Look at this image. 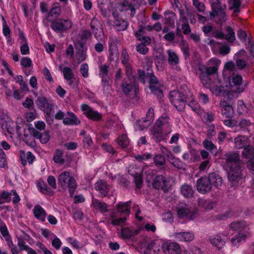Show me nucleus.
Instances as JSON below:
<instances>
[{
    "label": "nucleus",
    "instance_id": "1",
    "mask_svg": "<svg viewBox=\"0 0 254 254\" xmlns=\"http://www.w3.org/2000/svg\"><path fill=\"white\" fill-rule=\"evenodd\" d=\"M243 78L241 75L233 73L231 77L229 76L224 81L222 82L224 86L222 90H224L225 93L224 97L227 96V98L231 100L237 98L238 94L243 92L244 88L242 86Z\"/></svg>",
    "mask_w": 254,
    "mask_h": 254
},
{
    "label": "nucleus",
    "instance_id": "2",
    "mask_svg": "<svg viewBox=\"0 0 254 254\" xmlns=\"http://www.w3.org/2000/svg\"><path fill=\"white\" fill-rule=\"evenodd\" d=\"M225 160L223 167L228 173L229 181L238 182L241 180L239 154L236 152L226 153Z\"/></svg>",
    "mask_w": 254,
    "mask_h": 254
},
{
    "label": "nucleus",
    "instance_id": "3",
    "mask_svg": "<svg viewBox=\"0 0 254 254\" xmlns=\"http://www.w3.org/2000/svg\"><path fill=\"white\" fill-rule=\"evenodd\" d=\"M187 97L178 91H172L170 92V100L174 106L179 111L185 109V102H188L189 105L192 110L196 111L199 108V105L194 101L193 95L189 91Z\"/></svg>",
    "mask_w": 254,
    "mask_h": 254
},
{
    "label": "nucleus",
    "instance_id": "4",
    "mask_svg": "<svg viewBox=\"0 0 254 254\" xmlns=\"http://www.w3.org/2000/svg\"><path fill=\"white\" fill-rule=\"evenodd\" d=\"M151 132L158 141L166 139L167 136L172 132L170 118L167 116L160 117L152 128Z\"/></svg>",
    "mask_w": 254,
    "mask_h": 254
},
{
    "label": "nucleus",
    "instance_id": "5",
    "mask_svg": "<svg viewBox=\"0 0 254 254\" xmlns=\"http://www.w3.org/2000/svg\"><path fill=\"white\" fill-rule=\"evenodd\" d=\"M230 228L233 230L238 231V235L231 239L232 245L234 246H239L244 243L251 234L250 229L244 221L233 222L231 223Z\"/></svg>",
    "mask_w": 254,
    "mask_h": 254
},
{
    "label": "nucleus",
    "instance_id": "6",
    "mask_svg": "<svg viewBox=\"0 0 254 254\" xmlns=\"http://www.w3.org/2000/svg\"><path fill=\"white\" fill-rule=\"evenodd\" d=\"M200 78L202 83L207 88L210 89L211 92L216 95L224 96L225 91L221 88L224 86L222 84V82L218 79L211 81L209 77V74L206 73L205 71H200Z\"/></svg>",
    "mask_w": 254,
    "mask_h": 254
},
{
    "label": "nucleus",
    "instance_id": "7",
    "mask_svg": "<svg viewBox=\"0 0 254 254\" xmlns=\"http://www.w3.org/2000/svg\"><path fill=\"white\" fill-rule=\"evenodd\" d=\"M211 180H216L215 182H213L216 188L221 186L222 184V178L215 173H212L208 176V178L202 177L197 181L196 185L197 190L202 193L209 191L212 188V185L211 183H209Z\"/></svg>",
    "mask_w": 254,
    "mask_h": 254
},
{
    "label": "nucleus",
    "instance_id": "8",
    "mask_svg": "<svg viewBox=\"0 0 254 254\" xmlns=\"http://www.w3.org/2000/svg\"><path fill=\"white\" fill-rule=\"evenodd\" d=\"M156 245L161 246L162 253L164 254H181V248L180 245L170 240L160 239Z\"/></svg>",
    "mask_w": 254,
    "mask_h": 254
},
{
    "label": "nucleus",
    "instance_id": "9",
    "mask_svg": "<svg viewBox=\"0 0 254 254\" xmlns=\"http://www.w3.org/2000/svg\"><path fill=\"white\" fill-rule=\"evenodd\" d=\"M58 183L63 188H67L70 195L73 194L76 188V183L74 178L69 172H62L58 177Z\"/></svg>",
    "mask_w": 254,
    "mask_h": 254
},
{
    "label": "nucleus",
    "instance_id": "10",
    "mask_svg": "<svg viewBox=\"0 0 254 254\" xmlns=\"http://www.w3.org/2000/svg\"><path fill=\"white\" fill-rule=\"evenodd\" d=\"M177 212L178 216L181 218L187 220H192L197 215V211L189 207L184 203H179L177 207Z\"/></svg>",
    "mask_w": 254,
    "mask_h": 254
},
{
    "label": "nucleus",
    "instance_id": "11",
    "mask_svg": "<svg viewBox=\"0 0 254 254\" xmlns=\"http://www.w3.org/2000/svg\"><path fill=\"white\" fill-rule=\"evenodd\" d=\"M122 90L125 94L129 97H133L137 94L138 86L134 77L125 79L122 84Z\"/></svg>",
    "mask_w": 254,
    "mask_h": 254
},
{
    "label": "nucleus",
    "instance_id": "12",
    "mask_svg": "<svg viewBox=\"0 0 254 254\" xmlns=\"http://www.w3.org/2000/svg\"><path fill=\"white\" fill-rule=\"evenodd\" d=\"M221 63V60L217 58H212L208 60L206 65L199 66L200 71H204L209 74H216Z\"/></svg>",
    "mask_w": 254,
    "mask_h": 254
},
{
    "label": "nucleus",
    "instance_id": "13",
    "mask_svg": "<svg viewBox=\"0 0 254 254\" xmlns=\"http://www.w3.org/2000/svg\"><path fill=\"white\" fill-rule=\"evenodd\" d=\"M161 85L157 77L152 73L149 75V87L152 93L157 96L158 98L163 97V92L160 89Z\"/></svg>",
    "mask_w": 254,
    "mask_h": 254
},
{
    "label": "nucleus",
    "instance_id": "14",
    "mask_svg": "<svg viewBox=\"0 0 254 254\" xmlns=\"http://www.w3.org/2000/svg\"><path fill=\"white\" fill-rule=\"evenodd\" d=\"M154 116V110L149 109L145 118L139 120L135 125V128L137 130H142L148 127L153 120Z\"/></svg>",
    "mask_w": 254,
    "mask_h": 254
},
{
    "label": "nucleus",
    "instance_id": "15",
    "mask_svg": "<svg viewBox=\"0 0 254 254\" xmlns=\"http://www.w3.org/2000/svg\"><path fill=\"white\" fill-rule=\"evenodd\" d=\"M72 25L70 20H58L52 23L51 27L54 31L61 32L71 28Z\"/></svg>",
    "mask_w": 254,
    "mask_h": 254
},
{
    "label": "nucleus",
    "instance_id": "16",
    "mask_svg": "<svg viewBox=\"0 0 254 254\" xmlns=\"http://www.w3.org/2000/svg\"><path fill=\"white\" fill-rule=\"evenodd\" d=\"M28 131L31 135L39 139L40 142L43 144L47 143L50 139V137L48 131H45L42 133H40L32 127L31 124L28 127Z\"/></svg>",
    "mask_w": 254,
    "mask_h": 254
},
{
    "label": "nucleus",
    "instance_id": "17",
    "mask_svg": "<svg viewBox=\"0 0 254 254\" xmlns=\"http://www.w3.org/2000/svg\"><path fill=\"white\" fill-rule=\"evenodd\" d=\"M36 104L38 108L46 114L47 115H50L54 109L53 104L45 98H38L36 102Z\"/></svg>",
    "mask_w": 254,
    "mask_h": 254
},
{
    "label": "nucleus",
    "instance_id": "18",
    "mask_svg": "<svg viewBox=\"0 0 254 254\" xmlns=\"http://www.w3.org/2000/svg\"><path fill=\"white\" fill-rule=\"evenodd\" d=\"M81 109L83 114L89 119L93 121H99L102 115L99 112L91 109L88 105L83 104L81 105Z\"/></svg>",
    "mask_w": 254,
    "mask_h": 254
},
{
    "label": "nucleus",
    "instance_id": "19",
    "mask_svg": "<svg viewBox=\"0 0 254 254\" xmlns=\"http://www.w3.org/2000/svg\"><path fill=\"white\" fill-rule=\"evenodd\" d=\"M91 27L95 38L99 41H104V35L100 22L95 18L91 22Z\"/></svg>",
    "mask_w": 254,
    "mask_h": 254
},
{
    "label": "nucleus",
    "instance_id": "20",
    "mask_svg": "<svg viewBox=\"0 0 254 254\" xmlns=\"http://www.w3.org/2000/svg\"><path fill=\"white\" fill-rule=\"evenodd\" d=\"M212 8L213 11L215 13L219 19L222 21L226 20V13L225 12V8H223L220 4V0H211Z\"/></svg>",
    "mask_w": 254,
    "mask_h": 254
},
{
    "label": "nucleus",
    "instance_id": "21",
    "mask_svg": "<svg viewBox=\"0 0 254 254\" xmlns=\"http://www.w3.org/2000/svg\"><path fill=\"white\" fill-rule=\"evenodd\" d=\"M99 75L102 78L103 86L104 88L109 87V80L110 79L109 66L106 64L101 65L99 67Z\"/></svg>",
    "mask_w": 254,
    "mask_h": 254
},
{
    "label": "nucleus",
    "instance_id": "22",
    "mask_svg": "<svg viewBox=\"0 0 254 254\" xmlns=\"http://www.w3.org/2000/svg\"><path fill=\"white\" fill-rule=\"evenodd\" d=\"M243 156L248 159V167L251 170H254V149L252 146H248L244 148Z\"/></svg>",
    "mask_w": 254,
    "mask_h": 254
},
{
    "label": "nucleus",
    "instance_id": "23",
    "mask_svg": "<svg viewBox=\"0 0 254 254\" xmlns=\"http://www.w3.org/2000/svg\"><path fill=\"white\" fill-rule=\"evenodd\" d=\"M0 124L2 130L7 131L9 134L17 132L15 123L11 119L7 118L6 120H1Z\"/></svg>",
    "mask_w": 254,
    "mask_h": 254
},
{
    "label": "nucleus",
    "instance_id": "24",
    "mask_svg": "<svg viewBox=\"0 0 254 254\" xmlns=\"http://www.w3.org/2000/svg\"><path fill=\"white\" fill-rule=\"evenodd\" d=\"M209 44L211 47L212 50L214 53H216L219 49L220 54L226 55L230 52V48L226 45H220L219 43L215 42L213 40H210Z\"/></svg>",
    "mask_w": 254,
    "mask_h": 254
},
{
    "label": "nucleus",
    "instance_id": "25",
    "mask_svg": "<svg viewBox=\"0 0 254 254\" xmlns=\"http://www.w3.org/2000/svg\"><path fill=\"white\" fill-rule=\"evenodd\" d=\"M174 237L179 241L189 242L194 239V235L190 232H176L174 234Z\"/></svg>",
    "mask_w": 254,
    "mask_h": 254
},
{
    "label": "nucleus",
    "instance_id": "26",
    "mask_svg": "<svg viewBox=\"0 0 254 254\" xmlns=\"http://www.w3.org/2000/svg\"><path fill=\"white\" fill-rule=\"evenodd\" d=\"M159 240H156L149 242L146 249L144 251V254H161V246L156 245V243Z\"/></svg>",
    "mask_w": 254,
    "mask_h": 254
},
{
    "label": "nucleus",
    "instance_id": "27",
    "mask_svg": "<svg viewBox=\"0 0 254 254\" xmlns=\"http://www.w3.org/2000/svg\"><path fill=\"white\" fill-rule=\"evenodd\" d=\"M220 105L222 108V114L226 117H230L233 114V109L230 102L225 99L221 101Z\"/></svg>",
    "mask_w": 254,
    "mask_h": 254
},
{
    "label": "nucleus",
    "instance_id": "28",
    "mask_svg": "<svg viewBox=\"0 0 254 254\" xmlns=\"http://www.w3.org/2000/svg\"><path fill=\"white\" fill-rule=\"evenodd\" d=\"M214 36L220 38L226 39L229 42H233L236 39L234 30L230 27L227 28L226 33L225 35L222 33H219Z\"/></svg>",
    "mask_w": 254,
    "mask_h": 254
},
{
    "label": "nucleus",
    "instance_id": "29",
    "mask_svg": "<svg viewBox=\"0 0 254 254\" xmlns=\"http://www.w3.org/2000/svg\"><path fill=\"white\" fill-rule=\"evenodd\" d=\"M63 122L65 125H77L80 122L76 115L71 112L67 113L66 116L64 119Z\"/></svg>",
    "mask_w": 254,
    "mask_h": 254
},
{
    "label": "nucleus",
    "instance_id": "30",
    "mask_svg": "<svg viewBox=\"0 0 254 254\" xmlns=\"http://www.w3.org/2000/svg\"><path fill=\"white\" fill-rule=\"evenodd\" d=\"M33 212L35 217L41 221H45L46 216L45 210L39 205H36L33 209Z\"/></svg>",
    "mask_w": 254,
    "mask_h": 254
},
{
    "label": "nucleus",
    "instance_id": "31",
    "mask_svg": "<svg viewBox=\"0 0 254 254\" xmlns=\"http://www.w3.org/2000/svg\"><path fill=\"white\" fill-rule=\"evenodd\" d=\"M109 220L111 223L114 226H122L126 222V218L125 217L118 218L117 213L112 212L110 214Z\"/></svg>",
    "mask_w": 254,
    "mask_h": 254
},
{
    "label": "nucleus",
    "instance_id": "32",
    "mask_svg": "<svg viewBox=\"0 0 254 254\" xmlns=\"http://www.w3.org/2000/svg\"><path fill=\"white\" fill-rule=\"evenodd\" d=\"M95 190L99 192L102 196H105L108 192L109 186H108L105 182L100 180L95 184Z\"/></svg>",
    "mask_w": 254,
    "mask_h": 254
},
{
    "label": "nucleus",
    "instance_id": "33",
    "mask_svg": "<svg viewBox=\"0 0 254 254\" xmlns=\"http://www.w3.org/2000/svg\"><path fill=\"white\" fill-rule=\"evenodd\" d=\"M92 205L95 209L98 210L102 213L109 211V206L105 203L100 202L97 199L93 198Z\"/></svg>",
    "mask_w": 254,
    "mask_h": 254
},
{
    "label": "nucleus",
    "instance_id": "34",
    "mask_svg": "<svg viewBox=\"0 0 254 254\" xmlns=\"http://www.w3.org/2000/svg\"><path fill=\"white\" fill-rule=\"evenodd\" d=\"M181 194L186 198H190L193 195V190L191 186L188 184H184L180 187Z\"/></svg>",
    "mask_w": 254,
    "mask_h": 254
},
{
    "label": "nucleus",
    "instance_id": "35",
    "mask_svg": "<svg viewBox=\"0 0 254 254\" xmlns=\"http://www.w3.org/2000/svg\"><path fill=\"white\" fill-rule=\"evenodd\" d=\"M165 178L163 176H157L153 183V186L154 188L160 190L165 189L166 186Z\"/></svg>",
    "mask_w": 254,
    "mask_h": 254
},
{
    "label": "nucleus",
    "instance_id": "36",
    "mask_svg": "<svg viewBox=\"0 0 254 254\" xmlns=\"http://www.w3.org/2000/svg\"><path fill=\"white\" fill-rule=\"evenodd\" d=\"M20 156L21 158L22 163L25 165L27 163L30 164L33 163L35 160V156L30 152H27L25 153L24 151H20Z\"/></svg>",
    "mask_w": 254,
    "mask_h": 254
},
{
    "label": "nucleus",
    "instance_id": "37",
    "mask_svg": "<svg viewBox=\"0 0 254 254\" xmlns=\"http://www.w3.org/2000/svg\"><path fill=\"white\" fill-rule=\"evenodd\" d=\"M211 244L217 248L218 249L222 248L225 244V241L223 240L219 235H214L210 238Z\"/></svg>",
    "mask_w": 254,
    "mask_h": 254
},
{
    "label": "nucleus",
    "instance_id": "38",
    "mask_svg": "<svg viewBox=\"0 0 254 254\" xmlns=\"http://www.w3.org/2000/svg\"><path fill=\"white\" fill-rule=\"evenodd\" d=\"M116 209L118 213L128 215L130 211L128 202H120L116 205Z\"/></svg>",
    "mask_w": 254,
    "mask_h": 254
},
{
    "label": "nucleus",
    "instance_id": "39",
    "mask_svg": "<svg viewBox=\"0 0 254 254\" xmlns=\"http://www.w3.org/2000/svg\"><path fill=\"white\" fill-rule=\"evenodd\" d=\"M235 68V64L232 62H228L225 64L223 72L224 79L229 78L230 72Z\"/></svg>",
    "mask_w": 254,
    "mask_h": 254
},
{
    "label": "nucleus",
    "instance_id": "40",
    "mask_svg": "<svg viewBox=\"0 0 254 254\" xmlns=\"http://www.w3.org/2000/svg\"><path fill=\"white\" fill-rule=\"evenodd\" d=\"M143 229V228H140L138 230L134 231L128 228H125L122 229L121 231V235L125 239H128L133 235L137 234L139 231Z\"/></svg>",
    "mask_w": 254,
    "mask_h": 254
},
{
    "label": "nucleus",
    "instance_id": "41",
    "mask_svg": "<svg viewBox=\"0 0 254 254\" xmlns=\"http://www.w3.org/2000/svg\"><path fill=\"white\" fill-rule=\"evenodd\" d=\"M109 59L112 60H118L119 59V53L117 46L114 44H110L109 46Z\"/></svg>",
    "mask_w": 254,
    "mask_h": 254
},
{
    "label": "nucleus",
    "instance_id": "42",
    "mask_svg": "<svg viewBox=\"0 0 254 254\" xmlns=\"http://www.w3.org/2000/svg\"><path fill=\"white\" fill-rule=\"evenodd\" d=\"M168 55V61L171 65H175L178 64L179 59L177 55L172 50L167 51Z\"/></svg>",
    "mask_w": 254,
    "mask_h": 254
},
{
    "label": "nucleus",
    "instance_id": "43",
    "mask_svg": "<svg viewBox=\"0 0 254 254\" xmlns=\"http://www.w3.org/2000/svg\"><path fill=\"white\" fill-rule=\"evenodd\" d=\"M0 232L5 241L6 242H8L9 245H11V238L9 235L7 228L5 225L1 224L0 225Z\"/></svg>",
    "mask_w": 254,
    "mask_h": 254
},
{
    "label": "nucleus",
    "instance_id": "44",
    "mask_svg": "<svg viewBox=\"0 0 254 254\" xmlns=\"http://www.w3.org/2000/svg\"><path fill=\"white\" fill-rule=\"evenodd\" d=\"M248 138L245 136H239L235 138V143L237 148L243 147L248 142Z\"/></svg>",
    "mask_w": 254,
    "mask_h": 254
},
{
    "label": "nucleus",
    "instance_id": "45",
    "mask_svg": "<svg viewBox=\"0 0 254 254\" xmlns=\"http://www.w3.org/2000/svg\"><path fill=\"white\" fill-rule=\"evenodd\" d=\"M180 21L183 23L182 26L184 33L185 34H189L190 32V29L189 24L187 22V18L184 16L182 13H181Z\"/></svg>",
    "mask_w": 254,
    "mask_h": 254
},
{
    "label": "nucleus",
    "instance_id": "46",
    "mask_svg": "<svg viewBox=\"0 0 254 254\" xmlns=\"http://www.w3.org/2000/svg\"><path fill=\"white\" fill-rule=\"evenodd\" d=\"M241 3V0H229L228 2L229 9L233 10L235 12H237L239 10Z\"/></svg>",
    "mask_w": 254,
    "mask_h": 254
},
{
    "label": "nucleus",
    "instance_id": "47",
    "mask_svg": "<svg viewBox=\"0 0 254 254\" xmlns=\"http://www.w3.org/2000/svg\"><path fill=\"white\" fill-rule=\"evenodd\" d=\"M59 69L60 70L62 71L65 80L73 78V74L72 72L71 69L69 67H65L62 69V66H60Z\"/></svg>",
    "mask_w": 254,
    "mask_h": 254
},
{
    "label": "nucleus",
    "instance_id": "48",
    "mask_svg": "<svg viewBox=\"0 0 254 254\" xmlns=\"http://www.w3.org/2000/svg\"><path fill=\"white\" fill-rule=\"evenodd\" d=\"M194 111L196 112L197 114H199L202 118V119L204 120L211 121L213 119L212 114L204 112L203 111L201 110L200 109L199 107L198 109Z\"/></svg>",
    "mask_w": 254,
    "mask_h": 254
},
{
    "label": "nucleus",
    "instance_id": "49",
    "mask_svg": "<svg viewBox=\"0 0 254 254\" xmlns=\"http://www.w3.org/2000/svg\"><path fill=\"white\" fill-rule=\"evenodd\" d=\"M63 152L62 151L57 150L54 156V160L56 163L62 164L64 162L63 158Z\"/></svg>",
    "mask_w": 254,
    "mask_h": 254
},
{
    "label": "nucleus",
    "instance_id": "50",
    "mask_svg": "<svg viewBox=\"0 0 254 254\" xmlns=\"http://www.w3.org/2000/svg\"><path fill=\"white\" fill-rule=\"evenodd\" d=\"M38 190L44 194L49 193L51 190L48 188L44 182H39L37 185Z\"/></svg>",
    "mask_w": 254,
    "mask_h": 254
},
{
    "label": "nucleus",
    "instance_id": "51",
    "mask_svg": "<svg viewBox=\"0 0 254 254\" xmlns=\"http://www.w3.org/2000/svg\"><path fill=\"white\" fill-rule=\"evenodd\" d=\"M168 157L170 163L175 167L181 168L183 166L182 162L178 159L174 158L172 155H168Z\"/></svg>",
    "mask_w": 254,
    "mask_h": 254
},
{
    "label": "nucleus",
    "instance_id": "52",
    "mask_svg": "<svg viewBox=\"0 0 254 254\" xmlns=\"http://www.w3.org/2000/svg\"><path fill=\"white\" fill-rule=\"evenodd\" d=\"M21 38L23 41V42H25V43H24L23 45L20 47L21 53L23 55L29 54V48L26 42V38L23 35H21Z\"/></svg>",
    "mask_w": 254,
    "mask_h": 254
},
{
    "label": "nucleus",
    "instance_id": "53",
    "mask_svg": "<svg viewBox=\"0 0 254 254\" xmlns=\"http://www.w3.org/2000/svg\"><path fill=\"white\" fill-rule=\"evenodd\" d=\"M118 141L120 146L122 147H127L129 143L126 134H123L118 139Z\"/></svg>",
    "mask_w": 254,
    "mask_h": 254
},
{
    "label": "nucleus",
    "instance_id": "54",
    "mask_svg": "<svg viewBox=\"0 0 254 254\" xmlns=\"http://www.w3.org/2000/svg\"><path fill=\"white\" fill-rule=\"evenodd\" d=\"M67 242L70 244L73 249H78L82 247L80 244L75 239L68 237L66 239Z\"/></svg>",
    "mask_w": 254,
    "mask_h": 254
},
{
    "label": "nucleus",
    "instance_id": "55",
    "mask_svg": "<svg viewBox=\"0 0 254 254\" xmlns=\"http://www.w3.org/2000/svg\"><path fill=\"white\" fill-rule=\"evenodd\" d=\"M81 50H79L76 54V56L79 62L83 61L86 59L85 49L83 46L80 47Z\"/></svg>",
    "mask_w": 254,
    "mask_h": 254
},
{
    "label": "nucleus",
    "instance_id": "56",
    "mask_svg": "<svg viewBox=\"0 0 254 254\" xmlns=\"http://www.w3.org/2000/svg\"><path fill=\"white\" fill-rule=\"evenodd\" d=\"M12 193H9L8 192L3 191L0 194V199L1 203L9 202L11 198Z\"/></svg>",
    "mask_w": 254,
    "mask_h": 254
},
{
    "label": "nucleus",
    "instance_id": "57",
    "mask_svg": "<svg viewBox=\"0 0 254 254\" xmlns=\"http://www.w3.org/2000/svg\"><path fill=\"white\" fill-rule=\"evenodd\" d=\"M21 65L24 68H29L32 66V62L30 58L23 57L21 60Z\"/></svg>",
    "mask_w": 254,
    "mask_h": 254
},
{
    "label": "nucleus",
    "instance_id": "58",
    "mask_svg": "<svg viewBox=\"0 0 254 254\" xmlns=\"http://www.w3.org/2000/svg\"><path fill=\"white\" fill-rule=\"evenodd\" d=\"M198 205L205 209H210L212 208V205L211 203L207 202L206 200L199 199L198 201Z\"/></svg>",
    "mask_w": 254,
    "mask_h": 254
},
{
    "label": "nucleus",
    "instance_id": "59",
    "mask_svg": "<svg viewBox=\"0 0 254 254\" xmlns=\"http://www.w3.org/2000/svg\"><path fill=\"white\" fill-rule=\"evenodd\" d=\"M165 16L167 21L169 23H174L176 18V15L174 12H166L165 13Z\"/></svg>",
    "mask_w": 254,
    "mask_h": 254
},
{
    "label": "nucleus",
    "instance_id": "60",
    "mask_svg": "<svg viewBox=\"0 0 254 254\" xmlns=\"http://www.w3.org/2000/svg\"><path fill=\"white\" fill-rule=\"evenodd\" d=\"M53 240L52 242V246L57 250H59L62 246V243L60 239L58 238L55 235H53Z\"/></svg>",
    "mask_w": 254,
    "mask_h": 254
},
{
    "label": "nucleus",
    "instance_id": "61",
    "mask_svg": "<svg viewBox=\"0 0 254 254\" xmlns=\"http://www.w3.org/2000/svg\"><path fill=\"white\" fill-rule=\"evenodd\" d=\"M88 70L89 67L87 64H83L81 65L80 71L84 77L87 78L88 76Z\"/></svg>",
    "mask_w": 254,
    "mask_h": 254
},
{
    "label": "nucleus",
    "instance_id": "62",
    "mask_svg": "<svg viewBox=\"0 0 254 254\" xmlns=\"http://www.w3.org/2000/svg\"><path fill=\"white\" fill-rule=\"evenodd\" d=\"M193 5L199 11L203 12L205 10V7L203 3L200 2L199 0H192Z\"/></svg>",
    "mask_w": 254,
    "mask_h": 254
},
{
    "label": "nucleus",
    "instance_id": "63",
    "mask_svg": "<svg viewBox=\"0 0 254 254\" xmlns=\"http://www.w3.org/2000/svg\"><path fill=\"white\" fill-rule=\"evenodd\" d=\"M180 48L186 55H188L189 53V48L188 44L184 41H182L180 43Z\"/></svg>",
    "mask_w": 254,
    "mask_h": 254
},
{
    "label": "nucleus",
    "instance_id": "64",
    "mask_svg": "<svg viewBox=\"0 0 254 254\" xmlns=\"http://www.w3.org/2000/svg\"><path fill=\"white\" fill-rule=\"evenodd\" d=\"M134 181L137 188H140L142 184V178L140 173H136L134 175Z\"/></svg>",
    "mask_w": 254,
    "mask_h": 254
}]
</instances>
